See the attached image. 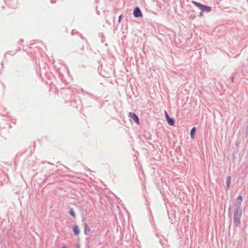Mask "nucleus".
Listing matches in <instances>:
<instances>
[{
	"instance_id": "f257e3e1",
	"label": "nucleus",
	"mask_w": 248,
	"mask_h": 248,
	"mask_svg": "<svg viewBox=\"0 0 248 248\" xmlns=\"http://www.w3.org/2000/svg\"><path fill=\"white\" fill-rule=\"evenodd\" d=\"M192 3L203 12H209L211 10L210 6L201 4L196 1H192Z\"/></svg>"
},
{
	"instance_id": "f03ea898",
	"label": "nucleus",
	"mask_w": 248,
	"mask_h": 248,
	"mask_svg": "<svg viewBox=\"0 0 248 248\" xmlns=\"http://www.w3.org/2000/svg\"><path fill=\"white\" fill-rule=\"evenodd\" d=\"M240 217H241V213L238 214L237 213L234 214L233 217V222L234 224L238 226L240 222Z\"/></svg>"
},
{
	"instance_id": "7ed1b4c3",
	"label": "nucleus",
	"mask_w": 248,
	"mask_h": 248,
	"mask_svg": "<svg viewBox=\"0 0 248 248\" xmlns=\"http://www.w3.org/2000/svg\"><path fill=\"white\" fill-rule=\"evenodd\" d=\"M133 15L136 17H142V13L140 8L138 7H136L134 10Z\"/></svg>"
},
{
	"instance_id": "20e7f679",
	"label": "nucleus",
	"mask_w": 248,
	"mask_h": 248,
	"mask_svg": "<svg viewBox=\"0 0 248 248\" xmlns=\"http://www.w3.org/2000/svg\"><path fill=\"white\" fill-rule=\"evenodd\" d=\"M129 115L133 120V121L135 123H136L138 124H140L139 119L138 117L137 116V115L135 113H132V112H129Z\"/></svg>"
},
{
	"instance_id": "39448f33",
	"label": "nucleus",
	"mask_w": 248,
	"mask_h": 248,
	"mask_svg": "<svg viewBox=\"0 0 248 248\" xmlns=\"http://www.w3.org/2000/svg\"><path fill=\"white\" fill-rule=\"evenodd\" d=\"M167 121L169 125H170L171 126L174 125V120L173 119L170 118L167 120Z\"/></svg>"
},
{
	"instance_id": "423d86ee",
	"label": "nucleus",
	"mask_w": 248,
	"mask_h": 248,
	"mask_svg": "<svg viewBox=\"0 0 248 248\" xmlns=\"http://www.w3.org/2000/svg\"><path fill=\"white\" fill-rule=\"evenodd\" d=\"M73 232L76 235H78L79 233V230L78 226H75L73 228Z\"/></svg>"
},
{
	"instance_id": "0eeeda50",
	"label": "nucleus",
	"mask_w": 248,
	"mask_h": 248,
	"mask_svg": "<svg viewBox=\"0 0 248 248\" xmlns=\"http://www.w3.org/2000/svg\"><path fill=\"white\" fill-rule=\"evenodd\" d=\"M195 131H196V128L195 127L192 128V129L191 130L190 136H191V138L192 139H194V136H195Z\"/></svg>"
},
{
	"instance_id": "6e6552de",
	"label": "nucleus",
	"mask_w": 248,
	"mask_h": 248,
	"mask_svg": "<svg viewBox=\"0 0 248 248\" xmlns=\"http://www.w3.org/2000/svg\"><path fill=\"white\" fill-rule=\"evenodd\" d=\"M242 201V196H240L236 199V202H237L238 205H240Z\"/></svg>"
},
{
	"instance_id": "1a4fd4ad",
	"label": "nucleus",
	"mask_w": 248,
	"mask_h": 248,
	"mask_svg": "<svg viewBox=\"0 0 248 248\" xmlns=\"http://www.w3.org/2000/svg\"><path fill=\"white\" fill-rule=\"evenodd\" d=\"M231 183V177L230 176H228L227 178V188L228 189L230 187V185Z\"/></svg>"
},
{
	"instance_id": "9d476101",
	"label": "nucleus",
	"mask_w": 248,
	"mask_h": 248,
	"mask_svg": "<svg viewBox=\"0 0 248 248\" xmlns=\"http://www.w3.org/2000/svg\"><path fill=\"white\" fill-rule=\"evenodd\" d=\"M90 232V228L88 226H86L84 228V233L85 234H87Z\"/></svg>"
},
{
	"instance_id": "9b49d317",
	"label": "nucleus",
	"mask_w": 248,
	"mask_h": 248,
	"mask_svg": "<svg viewBox=\"0 0 248 248\" xmlns=\"http://www.w3.org/2000/svg\"><path fill=\"white\" fill-rule=\"evenodd\" d=\"M69 214L71 216H72L73 217H76V215L75 214V212L74 211V210L73 209H71L69 211Z\"/></svg>"
},
{
	"instance_id": "f8f14e48",
	"label": "nucleus",
	"mask_w": 248,
	"mask_h": 248,
	"mask_svg": "<svg viewBox=\"0 0 248 248\" xmlns=\"http://www.w3.org/2000/svg\"><path fill=\"white\" fill-rule=\"evenodd\" d=\"M165 116H166V120L170 118L166 111H165Z\"/></svg>"
},
{
	"instance_id": "ddd939ff",
	"label": "nucleus",
	"mask_w": 248,
	"mask_h": 248,
	"mask_svg": "<svg viewBox=\"0 0 248 248\" xmlns=\"http://www.w3.org/2000/svg\"><path fill=\"white\" fill-rule=\"evenodd\" d=\"M62 248H68L66 245H63L62 246Z\"/></svg>"
},
{
	"instance_id": "4468645a",
	"label": "nucleus",
	"mask_w": 248,
	"mask_h": 248,
	"mask_svg": "<svg viewBox=\"0 0 248 248\" xmlns=\"http://www.w3.org/2000/svg\"><path fill=\"white\" fill-rule=\"evenodd\" d=\"M122 17V15H121V16H119V22H120Z\"/></svg>"
}]
</instances>
